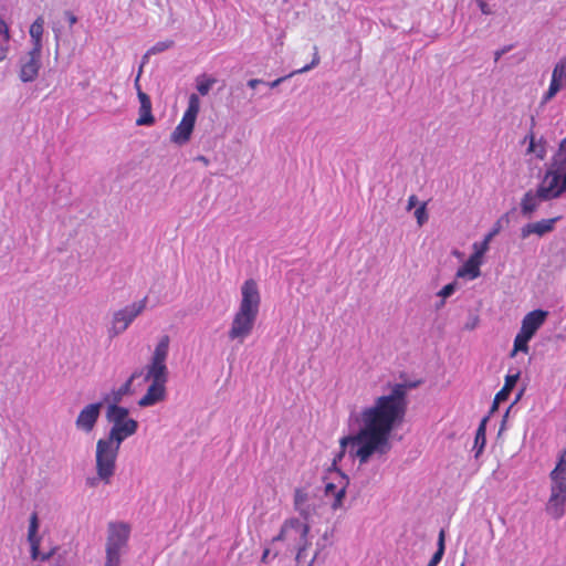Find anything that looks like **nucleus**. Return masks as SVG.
I'll list each match as a JSON object with an SVG mask.
<instances>
[{
  "label": "nucleus",
  "instance_id": "obj_52",
  "mask_svg": "<svg viewBox=\"0 0 566 566\" xmlns=\"http://www.w3.org/2000/svg\"><path fill=\"white\" fill-rule=\"evenodd\" d=\"M460 566H464V564H461Z\"/></svg>",
  "mask_w": 566,
  "mask_h": 566
},
{
  "label": "nucleus",
  "instance_id": "obj_45",
  "mask_svg": "<svg viewBox=\"0 0 566 566\" xmlns=\"http://www.w3.org/2000/svg\"><path fill=\"white\" fill-rule=\"evenodd\" d=\"M510 49H511V46H507V48H504V49H502V50L496 51V52H495V61H499V60H500V57H501L504 53H506Z\"/></svg>",
  "mask_w": 566,
  "mask_h": 566
},
{
  "label": "nucleus",
  "instance_id": "obj_35",
  "mask_svg": "<svg viewBox=\"0 0 566 566\" xmlns=\"http://www.w3.org/2000/svg\"><path fill=\"white\" fill-rule=\"evenodd\" d=\"M214 83L216 78L202 76V78L197 82V90L202 96H205L209 93Z\"/></svg>",
  "mask_w": 566,
  "mask_h": 566
},
{
  "label": "nucleus",
  "instance_id": "obj_10",
  "mask_svg": "<svg viewBox=\"0 0 566 566\" xmlns=\"http://www.w3.org/2000/svg\"><path fill=\"white\" fill-rule=\"evenodd\" d=\"M42 51L30 50L28 54L20 60L19 78L24 82H33L39 75L41 67Z\"/></svg>",
  "mask_w": 566,
  "mask_h": 566
},
{
  "label": "nucleus",
  "instance_id": "obj_32",
  "mask_svg": "<svg viewBox=\"0 0 566 566\" xmlns=\"http://www.w3.org/2000/svg\"><path fill=\"white\" fill-rule=\"evenodd\" d=\"M444 531L441 530L440 533H439V538H438V549L437 552L433 554V556L431 557L430 562L428 563L427 566H437L442 557H443V554H444Z\"/></svg>",
  "mask_w": 566,
  "mask_h": 566
},
{
  "label": "nucleus",
  "instance_id": "obj_27",
  "mask_svg": "<svg viewBox=\"0 0 566 566\" xmlns=\"http://www.w3.org/2000/svg\"><path fill=\"white\" fill-rule=\"evenodd\" d=\"M559 72H560V69L553 70L551 84H549L547 92L543 96L542 103H547L560 91L562 87L565 86L564 82L560 81Z\"/></svg>",
  "mask_w": 566,
  "mask_h": 566
},
{
  "label": "nucleus",
  "instance_id": "obj_14",
  "mask_svg": "<svg viewBox=\"0 0 566 566\" xmlns=\"http://www.w3.org/2000/svg\"><path fill=\"white\" fill-rule=\"evenodd\" d=\"M551 491L566 493V449L559 454L558 462L551 472Z\"/></svg>",
  "mask_w": 566,
  "mask_h": 566
},
{
  "label": "nucleus",
  "instance_id": "obj_12",
  "mask_svg": "<svg viewBox=\"0 0 566 566\" xmlns=\"http://www.w3.org/2000/svg\"><path fill=\"white\" fill-rule=\"evenodd\" d=\"M102 406H103L102 402H95V403H90V405L85 406L80 411V413L76 418V421H75L76 428L80 430H83L85 432H91L94 429V427L98 420Z\"/></svg>",
  "mask_w": 566,
  "mask_h": 566
},
{
  "label": "nucleus",
  "instance_id": "obj_16",
  "mask_svg": "<svg viewBox=\"0 0 566 566\" xmlns=\"http://www.w3.org/2000/svg\"><path fill=\"white\" fill-rule=\"evenodd\" d=\"M546 315L547 313L542 310H534L527 313L522 321L520 331L533 337L537 329L544 324Z\"/></svg>",
  "mask_w": 566,
  "mask_h": 566
},
{
  "label": "nucleus",
  "instance_id": "obj_1",
  "mask_svg": "<svg viewBox=\"0 0 566 566\" xmlns=\"http://www.w3.org/2000/svg\"><path fill=\"white\" fill-rule=\"evenodd\" d=\"M416 386L417 384H396L390 394L376 398L371 406L361 410L360 428L357 433L340 439V451L327 471L324 486V494L332 499L331 506L334 511L343 506L348 485L347 475L336 468L337 462L345 455L347 447H350V455L357 458L361 464L368 462L375 453L386 454L391 448L392 430L406 417L408 389Z\"/></svg>",
  "mask_w": 566,
  "mask_h": 566
},
{
  "label": "nucleus",
  "instance_id": "obj_47",
  "mask_svg": "<svg viewBox=\"0 0 566 566\" xmlns=\"http://www.w3.org/2000/svg\"><path fill=\"white\" fill-rule=\"evenodd\" d=\"M2 38H6V39L9 38V30H8V27L4 24L3 21H2Z\"/></svg>",
  "mask_w": 566,
  "mask_h": 566
},
{
  "label": "nucleus",
  "instance_id": "obj_49",
  "mask_svg": "<svg viewBox=\"0 0 566 566\" xmlns=\"http://www.w3.org/2000/svg\"><path fill=\"white\" fill-rule=\"evenodd\" d=\"M199 159L202 160V163H206V164L208 163V160L205 157H202V156L199 157Z\"/></svg>",
  "mask_w": 566,
  "mask_h": 566
},
{
  "label": "nucleus",
  "instance_id": "obj_29",
  "mask_svg": "<svg viewBox=\"0 0 566 566\" xmlns=\"http://www.w3.org/2000/svg\"><path fill=\"white\" fill-rule=\"evenodd\" d=\"M495 233H496V230L488 233L482 242H475L473 244V250L474 251H473V253L471 255L482 262V259H483L484 254L489 250L490 241L495 235Z\"/></svg>",
  "mask_w": 566,
  "mask_h": 566
},
{
  "label": "nucleus",
  "instance_id": "obj_38",
  "mask_svg": "<svg viewBox=\"0 0 566 566\" xmlns=\"http://www.w3.org/2000/svg\"><path fill=\"white\" fill-rule=\"evenodd\" d=\"M172 44H174V42H172L171 40H169V41H164V42H158V43H156V44L150 49V52H151V53L163 52V51L167 50L168 48H170Z\"/></svg>",
  "mask_w": 566,
  "mask_h": 566
},
{
  "label": "nucleus",
  "instance_id": "obj_2",
  "mask_svg": "<svg viewBox=\"0 0 566 566\" xmlns=\"http://www.w3.org/2000/svg\"><path fill=\"white\" fill-rule=\"evenodd\" d=\"M261 304V295L256 282L253 279L244 281L241 286V301L233 315L228 337L243 344L255 325Z\"/></svg>",
  "mask_w": 566,
  "mask_h": 566
},
{
  "label": "nucleus",
  "instance_id": "obj_18",
  "mask_svg": "<svg viewBox=\"0 0 566 566\" xmlns=\"http://www.w3.org/2000/svg\"><path fill=\"white\" fill-rule=\"evenodd\" d=\"M166 397V384L151 382L146 394L140 398L138 405L140 407L154 406L163 401Z\"/></svg>",
  "mask_w": 566,
  "mask_h": 566
},
{
  "label": "nucleus",
  "instance_id": "obj_22",
  "mask_svg": "<svg viewBox=\"0 0 566 566\" xmlns=\"http://www.w3.org/2000/svg\"><path fill=\"white\" fill-rule=\"evenodd\" d=\"M518 377H520L518 373L515 374V375H507L505 377L504 386L502 387V389L494 397L493 405H492V411L497 409V406L502 401H505L509 398L510 392L515 387V385H516V382L518 380Z\"/></svg>",
  "mask_w": 566,
  "mask_h": 566
},
{
  "label": "nucleus",
  "instance_id": "obj_11",
  "mask_svg": "<svg viewBox=\"0 0 566 566\" xmlns=\"http://www.w3.org/2000/svg\"><path fill=\"white\" fill-rule=\"evenodd\" d=\"M38 528H39V520H38V514L34 512V513H32V515L30 517V524H29V531H28V541H29L30 547H31V558L33 560H38V559L48 560L54 555L55 548H52L46 553L40 552V537L36 536Z\"/></svg>",
  "mask_w": 566,
  "mask_h": 566
},
{
  "label": "nucleus",
  "instance_id": "obj_23",
  "mask_svg": "<svg viewBox=\"0 0 566 566\" xmlns=\"http://www.w3.org/2000/svg\"><path fill=\"white\" fill-rule=\"evenodd\" d=\"M44 30V19L43 17H38L35 21L31 24L29 33L32 41V50L42 51V35Z\"/></svg>",
  "mask_w": 566,
  "mask_h": 566
},
{
  "label": "nucleus",
  "instance_id": "obj_5",
  "mask_svg": "<svg viewBox=\"0 0 566 566\" xmlns=\"http://www.w3.org/2000/svg\"><path fill=\"white\" fill-rule=\"evenodd\" d=\"M169 342V336L164 335L156 345L150 364L147 366L146 380L159 384L167 382L168 369L166 359L168 356Z\"/></svg>",
  "mask_w": 566,
  "mask_h": 566
},
{
  "label": "nucleus",
  "instance_id": "obj_50",
  "mask_svg": "<svg viewBox=\"0 0 566 566\" xmlns=\"http://www.w3.org/2000/svg\"><path fill=\"white\" fill-rule=\"evenodd\" d=\"M88 483H90V485H92V486H93V485H95V479H93V480H92V481H90Z\"/></svg>",
  "mask_w": 566,
  "mask_h": 566
},
{
  "label": "nucleus",
  "instance_id": "obj_51",
  "mask_svg": "<svg viewBox=\"0 0 566 566\" xmlns=\"http://www.w3.org/2000/svg\"><path fill=\"white\" fill-rule=\"evenodd\" d=\"M277 555H279V553H277V552H275V553L273 554L272 558L277 557Z\"/></svg>",
  "mask_w": 566,
  "mask_h": 566
},
{
  "label": "nucleus",
  "instance_id": "obj_42",
  "mask_svg": "<svg viewBox=\"0 0 566 566\" xmlns=\"http://www.w3.org/2000/svg\"><path fill=\"white\" fill-rule=\"evenodd\" d=\"M417 203V197L415 195H411L408 199V206L407 209L411 210Z\"/></svg>",
  "mask_w": 566,
  "mask_h": 566
},
{
  "label": "nucleus",
  "instance_id": "obj_30",
  "mask_svg": "<svg viewBox=\"0 0 566 566\" xmlns=\"http://www.w3.org/2000/svg\"><path fill=\"white\" fill-rule=\"evenodd\" d=\"M531 338L532 336L520 331L515 336L514 347L511 355L514 356L517 352H523L526 354L528 352V342L531 340Z\"/></svg>",
  "mask_w": 566,
  "mask_h": 566
},
{
  "label": "nucleus",
  "instance_id": "obj_37",
  "mask_svg": "<svg viewBox=\"0 0 566 566\" xmlns=\"http://www.w3.org/2000/svg\"><path fill=\"white\" fill-rule=\"evenodd\" d=\"M415 217H416L417 222H418V224L420 227L423 226L424 222H427L428 213H427V208H426V203L424 202L422 205H420V207H418L416 209Z\"/></svg>",
  "mask_w": 566,
  "mask_h": 566
},
{
  "label": "nucleus",
  "instance_id": "obj_24",
  "mask_svg": "<svg viewBox=\"0 0 566 566\" xmlns=\"http://www.w3.org/2000/svg\"><path fill=\"white\" fill-rule=\"evenodd\" d=\"M526 139L530 142L527 153L534 154L537 159L543 160L546 156V142L543 138L536 140L533 132L525 137Z\"/></svg>",
  "mask_w": 566,
  "mask_h": 566
},
{
  "label": "nucleus",
  "instance_id": "obj_15",
  "mask_svg": "<svg viewBox=\"0 0 566 566\" xmlns=\"http://www.w3.org/2000/svg\"><path fill=\"white\" fill-rule=\"evenodd\" d=\"M560 219V217H555L551 219H542L536 222L527 223L521 229V237L523 239L528 238L531 234H537L542 237L546 233H549L554 230L555 223Z\"/></svg>",
  "mask_w": 566,
  "mask_h": 566
},
{
  "label": "nucleus",
  "instance_id": "obj_28",
  "mask_svg": "<svg viewBox=\"0 0 566 566\" xmlns=\"http://www.w3.org/2000/svg\"><path fill=\"white\" fill-rule=\"evenodd\" d=\"M486 421L488 418H483L480 422L474 439V449H476L475 458H479L483 452L485 443H486Z\"/></svg>",
  "mask_w": 566,
  "mask_h": 566
},
{
  "label": "nucleus",
  "instance_id": "obj_13",
  "mask_svg": "<svg viewBox=\"0 0 566 566\" xmlns=\"http://www.w3.org/2000/svg\"><path fill=\"white\" fill-rule=\"evenodd\" d=\"M137 429L138 423L134 419H129V421L114 423L105 440L111 441L112 443L120 447L122 442L128 437L135 434Z\"/></svg>",
  "mask_w": 566,
  "mask_h": 566
},
{
  "label": "nucleus",
  "instance_id": "obj_6",
  "mask_svg": "<svg viewBox=\"0 0 566 566\" xmlns=\"http://www.w3.org/2000/svg\"><path fill=\"white\" fill-rule=\"evenodd\" d=\"M199 111L200 99L196 94H191L188 101V107L180 123L171 133V142L182 145L190 139Z\"/></svg>",
  "mask_w": 566,
  "mask_h": 566
},
{
  "label": "nucleus",
  "instance_id": "obj_19",
  "mask_svg": "<svg viewBox=\"0 0 566 566\" xmlns=\"http://www.w3.org/2000/svg\"><path fill=\"white\" fill-rule=\"evenodd\" d=\"M566 493L551 491V496L546 504L547 513L554 518H560L565 513Z\"/></svg>",
  "mask_w": 566,
  "mask_h": 566
},
{
  "label": "nucleus",
  "instance_id": "obj_17",
  "mask_svg": "<svg viewBox=\"0 0 566 566\" xmlns=\"http://www.w3.org/2000/svg\"><path fill=\"white\" fill-rule=\"evenodd\" d=\"M137 96L140 103L139 117L136 119L138 126H149L155 123V117L151 113V101L149 96L144 93L137 85Z\"/></svg>",
  "mask_w": 566,
  "mask_h": 566
},
{
  "label": "nucleus",
  "instance_id": "obj_7",
  "mask_svg": "<svg viewBox=\"0 0 566 566\" xmlns=\"http://www.w3.org/2000/svg\"><path fill=\"white\" fill-rule=\"evenodd\" d=\"M537 190L544 200L560 197L566 191V169L562 170L555 167L553 163L552 168L545 172Z\"/></svg>",
  "mask_w": 566,
  "mask_h": 566
},
{
  "label": "nucleus",
  "instance_id": "obj_25",
  "mask_svg": "<svg viewBox=\"0 0 566 566\" xmlns=\"http://www.w3.org/2000/svg\"><path fill=\"white\" fill-rule=\"evenodd\" d=\"M107 420L114 424L124 421H129L128 409L125 407H120L117 403H111L106 413Z\"/></svg>",
  "mask_w": 566,
  "mask_h": 566
},
{
  "label": "nucleus",
  "instance_id": "obj_3",
  "mask_svg": "<svg viewBox=\"0 0 566 566\" xmlns=\"http://www.w3.org/2000/svg\"><path fill=\"white\" fill-rule=\"evenodd\" d=\"M310 533L308 520L287 517L282 523L279 533L272 538V543H281L286 552H295V560L300 563L312 545Z\"/></svg>",
  "mask_w": 566,
  "mask_h": 566
},
{
  "label": "nucleus",
  "instance_id": "obj_44",
  "mask_svg": "<svg viewBox=\"0 0 566 566\" xmlns=\"http://www.w3.org/2000/svg\"><path fill=\"white\" fill-rule=\"evenodd\" d=\"M65 15H66V18H67V20H69L71 25L76 23L77 19H76V17L72 12H66Z\"/></svg>",
  "mask_w": 566,
  "mask_h": 566
},
{
  "label": "nucleus",
  "instance_id": "obj_48",
  "mask_svg": "<svg viewBox=\"0 0 566 566\" xmlns=\"http://www.w3.org/2000/svg\"><path fill=\"white\" fill-rule=\"evenodd\" d=\"M316 557H317V554H315V555L312 557V559L308 562V564H307L306 566H313V564H314V562H315Z\"/></svg>",
  "mask_w": 566,
  "mask_h": 566
},
{
  "label": "nucleus",
  "instance_id": "obj_9",
  "mask_svg": "<svg viewBox=\"0 0 566 566\" xmlns=\"http://www.w3.org/2000/svg\"><path fill=\"white\" fill-rule=\"evenodd\" d=\"M130 527L124 522H111L107 526L105 551L122 552L128 543Z\"/></svg>",
  "mask_w": 566,
  "mask_h": 566
},
{
  "label": "nucleus",
  "instance_id": "obj_33",
  "mask_svg": "<svg viewBox=\"0 0 566 566\" xmlns=\"http://www.w3.org/2000/svg\"><path fill=\"white\" fill-rule=\"evenodd\" d=\"M318 63H319V56H318V54H317V53H315V54H314V57H313V60H312V62H311V64L305 65V66H303L302 69H300V70H296V71L292 72V73H291V74H289L287 76L276 78L275 81H273V82L270 84V86H271V87H275V86H277L280 83H282L285 78L291 77V76H293L294 74H298V73L307 72V71H310L312 67L316 66Z\"/></svg>",
  "mask_w": 566,
  "mask_h": 566
},
{
  "label": "nucleus",
  "instance_id": "obj_21",
  "mask_svg": "<svg viewBox=\"0 0 566 566\" xmlns=\"http://www.w3.org/2000/svg\"><path fill=\"white\" fill-rule=\"evenodd\" d=\"M482 262L474 256L470 255V258L464 262L462 266H460L457 271V277H463L469 280H474L481 274Z\"/></svg>",
  "mask_w": 566,
  "mask_h": 566
},
{
  "label": "nucleus",
  "instance_id": "obj_34",
  "mask_svg": "<svg viewBox=\"0 0 566 566\" xmlns=\"http://www.w3.org/2000/svg\"><path fill=\"white\" fill-rule=\"evenodd\" d=\"M554 166L562 170L566 169V137L560 142L558 150L554 156Z\"/></svg>",
  "mask_w": 566,
  "mask_h": 566
},
{
  "label": "nucleus",
  "instance_id": "obj_39",
  "mask_svg": "<svg viewBox=\"0 0 566 566\" xmlns=\"http://www.w3.org/2000/svg\"><path fill=\"white\" fill-rule=\"evenodd\" d=\"M455 291V283H449L444 285L438 293L439 296L446 298L453 294Z\"/></svg>",
  "mask_w": 566,
  "mask_h": 566
},
{
  "label": "nucleus",
  "instance_id": "obj_4",
  "mask_svg": "<svg viewBox=\"0 0 566 566\" xmlns=\"http://www.w3.org/2000/svg\"><path fill=\"white\" fill-rule=\"evenodd\" d=\"M119 448L105 439H99L96 443V474L105 484H109L115 474Z\"/></svg>",
  "mask_w": 566,
  "mask_h": 566
},
{
  "label": "nucleus",
  "instance_id": "obj_43",
  "mask_svg": "<svg viewBox=\"0 0 566 566\" xmlns=\"http://www.w3.org/2000/svg\"><path fill=\"white\" fill-rule=\"evenodd\" d=\"M270 554H271L270 548H265V549L263 551L262 556H261V562H262V563H264V564H268V563H269Z\"/></svg>",
  "mask_w": 566,
  "mask_h": 566
},
{
  "label": "nucleus",
  "instance_id": "obj_36",
  "mask_svg": "<svg viewBox=\"0 0 566 566\" xmlns=\"http://www.w3.org/2000/svg\"><path fill=\"white\" fill-rule=\"evenodd\" d=\"M105 566H120V552L106 551Z\"/></svg>",
  "mask_w": 566,
  "mask_h": 566
},
{
  "label": "nucleus",
  "instance_id": "obj_20",
  "mask_svg": "<svg viewBox=\"0 0 566 566\" xmlns=\"http://www.w3.org/2000/svg\"><path fill=\"white\" fill-rule=\"evenodd\" d=\"M542 201L545 200L542 198L537 189L535 192L532 190L527 191L521 200L522 214L525 217H531L532 213L537 210Z\"/></svg>",
  "mask_w": 566,
  "mask_h": 566
},
{
  "label": "nucleus",
  "instance_id": "obj_26",
  "mask_svg": "<svg viewBox=\"0 0 566 566\" xmlns=\"http://www.w3.org/2000/svg\"><path fill=\"white\" fill-rule=\"evenodd\" d=\"M308 500V494L303 489H296L294 492L293 504L294 509L300 513L302 518L310 520V512L305 509V504Z\"/></svg>",
  "mask_w": 566,
  "mask_h": 566
},
{
  "label": "nucleus",
  "instance_id": "obj_41",
  "mask_svg": "<svg viewBox=\"0 0 566 566\" xmlns=\"http://www.w3.org/2000/svg\"><path fill=\"white\" fill-rule=\"evenodd\" d=\"M478 6L483 14H491L492 11L484 0H478Z\"/></svg>",
  "mask_w": 566,
  "mask_h": 566
},
{
  "label": "nucleus",
  "instance_id": "obj_31",
  "mask_svg": "<svg viewBox=\"0 0 566 566\" xmlns=\"http://www.w3.org/2000/svg\"><path fill=\"white\" fill-rule=\"evenodd\" d=\"M137 377V373H134L116 391L112 392V402L118 403L123 396L127 395L130 391L134 379Z\"/></svg>",
  "mask_w": 566,
  "mask_h": 566
},
{
  "label": "nucleus",
  "instance_id": "obj_8",
  "mask_svg": "<svg viewBox=\"0 0 566 566\" xmlns=\"http://www.w3.org/2000/svg\"><path fill=\"white\" fill-rule=\"evenodd\" d=\"M146 303L147 297H144L138 303H134L115 312L111 327L108 328V336L113 338L125 332L130 323L145 310Z\"/></svg>",
  "mask_w": 566,
  "mask_h": 566
},
{
  "label": "nucleus",
  "instance_id": "obj_46",
  "mask_svg": "<svg viewBox=\"0 0 566 566\" xmlns=\"http://www.w3.org/2000/svg\"><path fill=\"white\" fill-rule=\"evenodd\" d=\"M262 81L261 80H258V78H252L248 82V85L251 87V88H255L259 84H261Z\"/></svg>",
  "mask_w": 566,
  "mask_h": 566
},
{
  "label": "nucleus",
  "instance_id": "obj_40",
  "mask_svg": "<svg viewBox=\"0 0 566 566\" xmlns=\"http://www.w3.org/2000/svg\"><path fill=\"white\" fill-rule=\"evenodd\" d=\"M560 69V81L566 85V56L563 57L554 67V70Z\"/></svg>",
  "mask_w": 566,
  "mask_h": 566
}]
</instances>
